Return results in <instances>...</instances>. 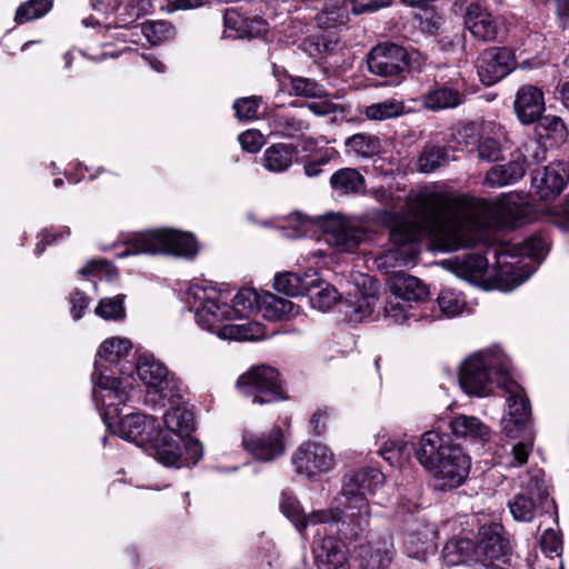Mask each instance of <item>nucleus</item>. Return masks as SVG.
Wrapping results in <instances>:
<instances>
[{"label":"nucleus","mask_w":569,"mask_h":569,"mask_svg":"<svg viewBox=\"0 0 569 569\" xmlns=\"http://www.w3.org/2000/svg\"><path fill=\"white\" fill-rule=\"evenodd\" d=\"M411 213V219L397 222L390 230V241L396 248L375 259L377 268L385 273L407 264L415 254L412 243L422 236L432 238L443 251L472 247L480 238L482 223L451 194L422 192L417 196Z\"/></svg>","instance_id":"1"},{"label":"nucleus","mask_w":569,"mask_h":569,"mask_svg":"<svg viewBox=\"0 0 569 569\" xmlns=\"http://www.w3.org/2000/svg\"><path fill=\"white\" fill-rule=\"evenodd\" d=\"M132 349V343L127 338L112 337L106 339L97 352L94 361V372L92 379L94 382L92 396L97 405L107 407V416L118 411L119 405H126L131 396L132 379L130 377H116L111 366L117 365Z\"/></svg>","instance_id":"2"},{"label":"nucleus","mask_w":569,"mask_h":569,"mask_svg":"<svg viewBox=\"0 0 569 569\" xmlns=\"http://www.w3.org/2000/svg\"><path fill=\"white\" fill-rule=\"evenodd\" d=\"M190 303L196 310V320L206 330L214 328L223 321L244 316L249 311H258L261 295L254 289L243 288L233 297V306L222 301V293L216 288L193 284L189 289Z\"/></svg>","instance_id":"3"},{"label":"nucleus","mask_w":569,"mask_h":569,"mask_svg":"<svg viewBox=\"0 0 569 569\" xmlns=\"http://www.w3.org/2000/svg\"><path fill=\"white\" fill-rule=\"evenodd\" d=\"M510 371V360L497 348L478 351L467 358L459 368V383L462 390L475 397H487L492 392V373L497 383L507 379Z\"/></svg>","instance_id":"4"},{"label":"nucleus","mask_w":569,"mask_h":569,"mask_svg":"<svg viewBox=\"0 0 569 569\" xmlns=\"http://www.w3.org/2000/svg\"><path fill=\"white\" fill-rule=\"evenodd\" d=\"M126 244L127 249L119 253L120 258L140 253L193 258L198 253V246L191 233L166 228L136 233Z\"/></svg>","instance_id":"5"},{"label":"nucleus","mask_w":569,"mask_h":569,"mask_svg":"<svg viewBox=\"0 0 569 569\" xmlns=\"http://www.w3.org/2000/svg\"><path fill=\"white\" fill-rule=\"evenodd\" d=\"M383 479V473L373 468L346 476L342 496L348 502L346 517L350 520L351 536H357L369 526L370 509L367 495L373 493L382 485Z\"/></svg>","instance_id":"6"},{"label":"nucleus","mask_w":569,"mask_h":569,"mask_svg":"<svg viewBox=\"0 0 569 569\" xmlns=\"http://www.w3.org/2000/svg\"><path fill=\"white\" fill-rule=\"evenodd\" d=\"M520 491L508 502L513 519L530 522L540 511L555 509V501L549 497V487L541 469H535L520 476Z\"/></svg>","instance_id":"7"},{"label":"nucleus","mask_w":569,"mask_h":569,"mask_svg":"<svg viewBox=\"0 0 569 569\" xmlns=\"http://www.w3.org/2000/svg\"><path fill=\"white\" fill-rule=\"evenodd\" d=\"M236 386L252 403L268 405L287 398L279 372L269 366L253 367L241 375Z\"/></svg>","instance_id":"8"},{"label":"nucleus","mask_w":569,"mask_h":569,"mask_svg":"<svg viewBox=\"0 0 569 569\" xmlns=\"http://www.w3.org/2000/svg\"><path fill=\"white\" fill-rule=\"evenodd\" d=\"M499 387L507 393V411L501 420L508 437L516 439L520 431L531 428V409L523 388L508 376L499 381Z\"/></svg>","instance_id":"9"},{"label":"nucleus","mask_w":569,"mask_h":569,"mask_svg":"<svg viewBox=\"0 0 569 569\" xmlns=\"http://www.w3.org/2000/svg\"><path fill=\"white\" fill-rule=\"evenodd\" d=\"M367 66L370 73L381 78H405L409 68L408 51L395 42L376 44L367 54Z\"/></svg>","instance_id":"10"},{"label":"nucleus","mask_w":569,"mask_h":569,"mask_svg":"<svg viewBox=\"0 0 569 569\" xmlns=\"http://www.w3.org/2000/svg\"><path fill=\"white\" fill-rule=\"evenodd\" d=\"M140 380L147 386L148 393L158 395L160 399L174 401L180 398V383L168 368L152 356H141L136 366Z\"/></svg>","instance_id":"11"},{"label":"nucleus","mask_w":569,"mask_h":569,"mask_svg":"<svg viewBox=\"0 0 569 569\" xmlns=\"http://www.w3.org/2000/svg\"><path fill=\"white\" fill-rule=\"evenodd\" d=\"M318 226L328 234V242L340 251L351 252L367 238V230L356 219L338 213L318 218Z\"/></svg>","instance_id":"12"},{"label":"nucleus","mask_w":569,"mask_h":569,"mask_svg":"<svg viewBox=\"0 0 569 569\" xmlns=\"http://www.w3.org/2000/svg\"><path fill=\"white\" fill-rule=\"evenodd\" d=\"M120 406L121 405L118 406L117 412L113 411V408H111V413L108 416V408L103 407V419L107 427L120 438L136 442L139 446L149 443L152 437H156L154 435H157V431L159 430V426H157L156 419L142 413H130L123 417L117 425L113 426L110 420L120 413Z\"/></svg>","instance_id":"13"},{"label":"nucleus","mask_w":569,"mask_h":569,"mask_svg":"<svg viewBox=\"0 0 569 569\" xmlns=\"http://www.w3.org/2000/svg\"><path fill=\"white\" fill-rule=\"evenodd\" d=\"M452 11L462 17L466 28L476 39L485 42L496 40L498 24L479 0H456Z\"/></svg>","instance_id":"14"},{"label":"nucleus","mask_w":569,"mask_h":569,"mask_svg":"<svg viewBox=\"0 0 569 569\" xmlns=\"http://www.w3.org/2000/svg\"><path fill=\"white\" fill-rule=\"evenodd\" d=\"M292 463L300 475L309 479L332 469L335 460L330 449L318 442L302 443L292 456Z\"/></svg>","instance_id":"15"},{"label":"nucleus","mask_w":569,"mask_h":569,"mask_svg":"<svg viewBox=\"0 0 569 569\" xmlns=\"http://www.w3.org/2000/svg\"><path fill=\"white\" fill-rule=\"evenodd\" d=\"M470 458L459 446L448 453L446 460H441L428 471L435 477L437 487L440 490H451L460 487L467 479L470 471Z\"/></svg>","instance_id":"16"},{"label":"nucleus","mask_w":569,"mask_h":569,"mask_svg":"<svg viewBox=\"0 0 569 569\" xmlns=\"http://www.w3.org/2000/svg\"><path fill=\"white\" fill-rule=\"evenodd\" d=\"M515 67L511 50L492 47L483 50L477 59V71L485 86H492L508 76Z\"/></svg>","instance_id":"17"},{"label":"nucleus","mask_w":569,"mask_h":569,"mask_svg":"<svg viewBox=\"0 0 569 569\" xmlns=\"http://www.w3.org/2000/svg\"><path fill=\"white\" fill-rule=\"evenodd\" d=\"M244 449L256 459L271 461L284 452V436L280 427H272L267 432L246 431L242 436Z\"/></svg>","instance_id":"18"},{"label":"nucleus","mask_w":569,"mask_h":569,"mask_svg":"<svg viewBox=\"0 0 569 569\" xmlns=\"http://www.w3.org/2000/svg\"><path fill=\"white\" fill-rule=\"evenodd\" d=\"M458 447L447 433L430 430L420 437L415 455L419 463L429 470L441 460H446L448 453H452Z\"/></svg>","instance_id":"19"},{"label":"nucleus","mask_w":569,"mask_h":569,"mask_svg":"<svg viewBox=\"0 0 569 569\" xmlns=\"http://www.w3.org/2000/svg\"><path fill=\"white\" fill-rule=\"evenodd\" d=\"M475 558L485 566L503 558L509 551L508 540L503 537V527L490 523L479 529V540L475 545Z\"/></svg>","instance_id":"20"},{"label":"nucleus","mask_w":569,"mask_h":569,"mask_svg":"<svg viewBox=\"0 0 569 569\" xmlns=\"http://www.w3.org/2000/svg\"><path fill=\"white\" fill-rule=\"evenodd\" d=\"M312 553L318 569H350L346 543L333 537L315 541Z\"/></svg>","instance_id":"21"},{"label":"nucleus","mask_w":569,"mask_h":569,"mask_svg":"<svg viewBox=\"0 0 569 569\" xmlns=\"http://www.w3.org/2000/svg\"><path fill=\"white\" fill-rule=\"evenodd\" d=\"M569 181V166L566 162H551L542 170L532 171V186L541 198L559 194Z\"/></svg>","instance_id":"22"},{"label":"nucleus","mask_w":569,"mask_h":569,"mask_svg":"<svg viewBox=\"0 0 569 569\" xmlns=\"http://www.w3.org/2000/svg\"><path fill=\"white\" fill-rule=\"evenodd\" d=\"M513 106L521 123H533L545 111L543 93L535 86H522L517 91Z\"/></svg>","instance_id":"23"},{"label":"nucleus","mask_w":569,"mask_h":569,"mask_svg":"<svg viewBox=\"0 0 569 569\" xmlns=\"http://www.w3.org/2000/svg\"><path fill=\"white\" fill-rule=\"evenodd\" d=\"M395 555L390 538L361 545L357 550L360 566L366 569H386L390 566Z\"/></svg>","instance_id":"24"},{"label":"nucleus","mask_w":569,"mask_h":569,"mask_svg":"<svg viewBox=\"0 0 569 569\" xmlns=\"http://www.w3.org/2000/svg\"><path fill=\"white\" fill-rule=\"evenodd\" d=\"M525 173V161L520 156H513L507 163L492 166L487 171L483 183L491 188H502L518 182Z\"/></svg>","instance_id":"25"},{"label":"nucleus","mask_w":569,"mask_h":569,"mask_svg":"<svg viewBox=\"0 0 569 569\" xmlns=\"http://www.w3.org/2000/svg\"><path fill=\"white\" fill-rule=\"evenodd\" d=\"M318 274L312 270L305 272L303 276L283 272L274 277L273 287L278 292L297 297L309 293L312 288L318 286Z\"/></svg>","instance_id":"26"},{"label":"nucleus","mask_w":569,"mask_h":569,"mask_svg":"<svg viewBox=\"0 0 569 569\" xmlns=\"http://www.w3.org/2000/svg\"><path fill=\"white\" fill-rule=\"evenodd\" d=\"M463 100L460 90L446 84L437 86L421 97L422 106L430 111L453 109L462 104Z\"/></svg>","instance_id":"27"},{"label":"nucleus","mask_w":569,"mask_h":569,"mask_svg":"<svg viewBox=\"0 0 569 569\" xmlns=\"http://www.w3.org/2000/svg\"><path fill=\"white\" fill-rule=\"evenodd\" d=\"M450 429L457 438L469 441L486 442L490 438V428L475 416H455L450 421Z\"/></svg>","instance_id":"28"},{"label":"nucleus","mask_w":569,"mask_h":569,"mask_svg":"<svg viewBox=\"0 0 569 569\" xmlns=\"http://www.w3.org/2000/svg\"><path fill=\"white\" fill-rule=\"evenodd\" d=\"M217 336L221 339L229 340H261L267 338L264 326L260 322L246 321L241 323H219L214 330Z\"/></svg>","instance_id":"29"},{"label":"nucleus","mask_w":569,"mask_h":569,"mask_svg":"<svg viewBox=\"0 0 569 569\" xmlns=\"http://www.w3.org/2000/svg\"><path fill=\"white\" fill-rule=\"evenodd\" d=\"M390 289L393 296L407 302L419 301L428 296V288L420 279L402 272L391 277Z\"/></svg>","instance_id":"30"},{"label":"nucleus","mask_w":569,"mask_h":569,"mask_svg":"<svg viewBox=\"0 0 569 569\" xmlns=\"http://www.w3.org/2000/svg\"><path fill=\"white\" fill-rule=\"evenodd\" d=\"M154 436L149 443L154 449L157 459L164 466L176 465L181 457V449L177 439L160 428Z\"/></svg>","instance_id":"31"},{"label":"nucleus","mask_w":569,"mask_h":569,"mask_svg":"<svg viewBox=\"0 0 569 569\" xmlns=\"http://www.w3.org/2000/svg\"><path fill=\"white\" fill-rule=\"evenodd\" d=\"M293 307L290 300L266 291L261 295L258 312L267 320L282 321L292 313Z\"/></svg>","instance_id":"32"},{"label":"nucleus","mask_w":569,"mask_h":569,"mask_svg":"<svg viewBox=\"0 0 569 569\" xmlns=\"http://www.w3.org/2000/svg\"><path fill=\"white\" fill-rule=\"evenodd\" d=\"M268 124L270 134L280 138H295L309 128L307 122L288 113H274L270 116Z\"/></svg>","instance_id":"33"},{"label":"nucleus","mask_w":569,"mask_h":569,"mask_svg":"<svg viewBox=\"0 0 569 569\" xmlns=\"http://www.w3.org/2000/svg\"><path fill=\"white\" fill-rule=\"evenodd\" d=\"M296 148L291 144L274 143L262 156V166L271 172H283L292 163Z\"/></svg>","instance_id":"34"},{"label":"nucleus","mask_w":569,"mask_h":569,"mask_svg":"<svg viewBox=\"0 0 569 569\" xmlns=\"http://www.w3.org/2000/svg\"><path fill=\"white\" fill-rule=\"evenodd\" d=\"M475 543L468 538L451 539L442 550L443 561L448 566H457L466 562L476 561Z\"/></svg>","instance_id":"35"},{"label":"nucleus","mask_w":569,"mask_h":569,"mask_svg":"<svg viewBox=\"0 0 569 569\" xmlns=\"http://www.w3.org/2000/svg\"><path fill=\"white\" fill-rule=\"evenodd\" d=\"M330 184L340 194L359 193L365 187V178L353 168H342L331 176Z\"/></svg>","instance_id":"36"},{"label":"nucleus","mask_w":569,"mask_h":569,"mask_svg":"<svg viewBox=\"0 0 569 569\" xmlns=\"http://www.w3.org/2000/svg\"><path fill=\"white\" fill-rule=\"evenodd\" d=\"M163 420L164 431L176 437L188 435L193 428V413L184 407L176 406L167 410Z\"/></svg>","instance_id":"37"},{"label":"nucleus","mask_w":569,"mask_h":569,"mask_svg":"<svg viewBox=\"0 0 569 569\" xmlns=\"http://www.w3.org/2000/svg\"><path fill=\"white\" fill-rule=\"evenodd\" d=\"M346 152L362 158L379 153L381 143L378 137L369 133H355L345 141Z\"/></svg>","instance_id":"38"},{"label":"nucleus","mask_w":569,"mask_h":569,"mask_svg":"<svg viewBox=\"0 0 569 569\" xmlns=\"http://www.w3.org/2000/svg\"><path fill=\"white\" fill-rule=\"evenodd\" d=\"M320 23L327 27L345 24L349 21V4L347 0H326L318 16Z\"/></svg>","instance_id":"39"},{"label":"nucleus","mask_w":569,"mask_h":569,"mask_svg":"<svg viewBox=\"0 0 569 569\" xmlns=\"http://www.w3.org/2000/svg\"><path fill=\"white\" fill-rule=\"evenodd\" d=\"M405 111V104L397 99H387L380 102L371 103L363 110V114L369 120L385 121L400 117Z\"/></svg>","instance_id":"40"},{"label":"nucleus","mask_w":569,"mask_h":569,"mask_svg":"<svg viewBox=\"0 0 569 569\" xmlns=\"http://www.w3.org/2000/svg\"><path fill=\"white\" fill-rule=\"evenodd\" d=\"M448 161L449 153L445 147L426 144L418 158V167L421 172L430 173L448 163Z\"/></svg>","instance_id":"41"},{"label":"nucleus","mask_w":569,"mask_h":569,"mask_svg":"<svg viewBox=\"0 0 569 569\" xmlns=\"http://www.w3.org/2000/svg\"><path fill=\"white\" fill-rule=\"evenodd\" d=\"M488 261L481 254H469L459 263V274L469 281L476 282L487 272Z\"/></svg>","instance_id":"42"},{"label":"nucleus","mask_w":569,"mask_h":569,"mask_svg":"<svg viewBox=\"0 0 569 569\" xmlns=\"http://www.w3.org/2000/svg\"><path fill=\"white\" fill-rule=\"evenodd\" d=\"M52 7L51 0H29L22 3L16 11L14 20L22 24L43 17Z\"/></svg>","instance_id":"43"},{"label":"nucleus","mask_w":569,"mask_h":569,"mask_svg":"<svg viewBox=\"0 0 569 569\" xmlns=\"http://www.w3.org/2000/svg\"><path fill=\"white\" fill-rule=\"evenodd\" d=\"M291 91L296 96L306 98H322L327 96L326 88L311 78L291 77Z\"/></svg>","instance_id":"44"},{"label":"nucleus","mask_w":569,"mask_h":569,"mask_svg":"<svg viewBox=\"0 0 569 569\" xmlns=\"http://www.w3.org/2000/svg\"><path fill=\"white\" fill-rule=\"evenodd\" d=\"M342 512L339 508H327L313 510L309 513H305V517L301 521V526L299 527V531L305 530L309 526L316 525H332L337 523L341 520Z\"/></svg>","instance_id":"45"},{"label":"nucleus","mask_w":569,"mask_h":569,"mask_svg":"<svg viewBox=\"0 0 569 569\" xmlns=\"http://www.w3.org/2000/svg\"><path fill=\"white\" fill-rule=\"evenodd\" d=\"M517 438H520V440L512 447V459L509 462L511 467H519L527 462L533 446V431L532 429H526V431H520Z\"/></svg>","instance_id":"46"},{"label":"nucleus","mask_w":569,"mask_h":569,"mask_svg":"<svg viewBox=\"0 0 569 569\" xmlns=\"http://www.w3.org/2000/svg\"><path fill=\"white\" fill-rule=\"evenodd\" d=\"M224 27L228 30L234 31L237 37L256 36L264 30V22L261 20L252 21V23L257 24V29L253 31L252 29L248 30V32L243 29L246 24V20L234 10H226L223 16Z\"/></svg>","instance_id":"47"},{"label":"nucleus","mask_w":569,"mask_h":569,"mask_svg":"<svg viewBox=\"0 0 569 569\" xmlns=\"http://www.w3.org/2000/svg\"><path fill=\"white\" fill-rule=\"evenodd\" d=\"M94 311L96 315L106 320H119L124 318L123 296L101 299Z\"/></svg>","instance_id":"48"},{"label":"nucleus","mask_w":569,"mask_h":569,"mask_svg":"<svg viewBox=\"0 0 569 569\" xmlns=\"http://www.w3.org/2000/svg\"><path fill=\"white\" fill-rule=\"evenodd\" d=\"M438 305L446 317L452 318L462 312L466 302L452 290H442L438 297Z\"/></svg>","instance_id":"49"},{"label":"nucleus","mask_w":569,"mask_h":569,"mask_svg":"<svg viewBox=\"0 0 569 569\" xmlns=\"http://www.w3.org/2000/svg\"><path fill=\"white\" fill-rule=\"evenodd\" d=\"M142 32L148 41L158 44L172 36V26L167 21H153L142 26Z\"/></svg>","instance_id":"50"},{"label":"nucleus","mask_w":569,"mask_h":569,"mask_svg":"<svg viewBox=\"0 0 569 569\" xmlns=\"http://www.w3.org/2000/svg\"><path fill=\"white\" fill-rule=\"evenodd\" d=\"M280 509L282 513L295 525V527L299 529L305 517V512L302 511L296 497L289 492H282Z\"/></svg>","instance_id":"51"},{"label":"nucleus","mask_w":569,"mask_h":569,"mask_svg":"<svg viewBox=\"0 0 569 569\" xmlns=\"http://www.w3.org/2000/svg\"><path fill=\"white\" fill-rule=\"evenodd\" d=\"M537 129L540 136L546 134L549 138H562L565 133V124L563 121L556 116H546L541 117L537 120Z\"/></svg>","instance_id":"52"},{"label":"nucleus","mask_w":569,"mask_h":569,"mask_svg":"<svg viewBox=\"0 0 569 569\" xmlns=\"http://www.w3.org/2000/svg\"><path fill=\"white\" fill-rule=\"evenodd\" d=\"M478 157L487 162L498 161L501 157V144L492 137H481L478 141Z\"/></svg>","instance_id":"53"},{"label":"nucleus","mask_w":569,"mask_h":569,"mask_svg":"<svg viewBox=\"0 0 569 569\" xmlns=\"http://www.w3.org/2000/svg\"><path fill=\"white\" fill-rule=\"evenodd\" d=\"M339 300V293L332 286H326L310 298L313 308L320 311H327Z\"/></svg>","instance_id":"54"},{"label":"nucleus","mask_w":569,"mask_h":569,"mask_svg":"<svg viewBox=\"0 0 569 569\" xmlns=\"http://www.w3.org/2000/svg\"><path fill=\"white\" fill-rule=\"evenodd\" d=\"M260 100L256 97L240 98L234 101L233 109L239 120H252L258 116Z\"/></svg>","instance_id":"55"},{"label":"nucleus","mask_w":569,"mask_h":569,"mask_svg":"<svg viewBox=\"0 0 569 569\" xmlns=\"http://www.w3.org/2000/svg\"><path fill=\"white\" fill-rule=\"evenodd\" d=\"M409 303L401 298L393 297L385 307V313L388 319L395 323H402L408 319Z\"/></svg>","instance_id":"56"},{"label":"nucleus","mask_w":569,"mask_h":569,"mask_svg":"<svg viewBox=\"0 0 569 569\" xmlns=\"http://www.w3.org/2000/svg\"><path fill=\"white\" fill-rule=\"evenodd\" d=\"M376 301L377 298L375 295H361L360 297H358L351 306L352 310L349 313L351 319H353L355 321H360L370 316L375 309Z\"/></svg>","instance_id":"57"},{"label":"nucleus","mask_w":569,"mask_h":569,"mask_svg":"<svg viewBox=\"0 0 569 569\" xmlns=\"http://www.w3.org/2000/svg\"><path fill=\"white\" fill-rule=\"evenodd\" d=\"M548 251L547 241L540 236H533L523 241L519 249L521 256L540 259Z\"/></svg>","instance_id":"58"},{"label":"nucleus","mask_w":569,"mask_h":569,"mask_svg":"<svg viewBox=\"0 0 569 569\" xmlns=\"http://www.w3.org/2000/svg\"><path fill=\"white\" fill-rule=\"evenodd\" d=\"M392 0H351L350 10L353 14L372 13L380 9L387 8Z\"/></svg>","instance_id":"59"},{"label":"nucleus","mask_w":569,"mask_h":569,"mask_svg":"<svg viewBox=\"0 0 569 569\" xmlns=\"http://www.w3.org/2000/svg\"><path fill=\"white\" fill-rule=\"evenodd\" d=\"M525 153H520L521 160L527 159L533 163H541L547 160V149L539 140H531L523 147Z\"/></svg>","instance_id":"60"},{"label":"nucleus","mask_w":569,"mask_h":569,"mask_svg":"<svg viewBox=\"0 0 569 569\" xmlns=\"http://www.w3.org/2000/svg\"><path fill=\"white\" fill-rule=\"evenodd\" d=\"M239 142L247 152H257L263 144V137L256 130H248L239 136Z\"/></svg>","instance_id":"61"},{"label":"nucleus","mask_w":569,"mask_h":569,"mask_svg":"<svg viewBox=\"0 0 569 569\" xmlns=\"http://www.w3.org/2000/svg\"><path fill=\"white\" fill-rule=\"evenodd\" d=\"M541 547L546 552L559 553L562 549V541L560 536L553 529L543 531L541 539Z\"/></svg>","instance_id":"62"},{"label":"nucleus","mask_w":569,"mask_h":569,"mask_svg":"<svg viewBox=\"0 0 569 569\" xmlns=\"http://www.w3.org/2000/svg\"><path fill=\"white\" fill-rule=\"evenodd\" d=\"M71 313L74 320H79L82 317V312L88 308L90 300L81 291L74 290L70 297Z\"/></svg>","instance_id":"63"},{"label":"nucleus","mask_w":569,"mask_h":569,"mask_svg":"<svg viewBox=\"0 0 569 569\" xmlns=\"http://www.w3.org/2000/svg\"><path fill=\"white\" fill-rule=\"evenodd\" d=\"M184 450L186 455L192 459L193 463L198 462L203 455L202 445L198 440L191 438L184 440Z\"/></svg>","instance_id":"64"}]
</instances>
